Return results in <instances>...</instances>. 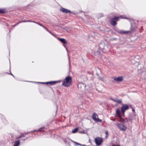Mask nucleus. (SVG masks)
<instances>
[{
	"mask_svg": "<svg viewBox=\"0 0 146 146\" xmlns=\"http://www.w3.org/2000/svg\"><path fill=\"white\" fill-rule=\"evenodd\" d=\"M72 84V79L71 76H69L66 77L65 80H64L62 85L65 87H68Z\"/></svg>",
	"mask_w": 146,
	"mask_h": 146,
	"instance_id": "obj_1",
	"label": "nucleus"
},
{
	"mask_svg": "<svg viewBox=\"0 0 146 146\" xmlns=\"http://www.w3.org/2000/svg\"><path fill=\"white\" fill-rule=\"evenodd\" d=\"M115 31L120 34H126L128 33H131V31H125L122 30H120L117 28H115L114 29Z\"/></svg>",
	"mask_w": 146,
	"mask_h": 146,
	"instance_id": "obj_2",
	"label": "nucleus"
},
{
	"mask_svg": "<svg viewBox=\"0 0 146 146\" xmlns=\"http://www.w3.org/2000/svg\"><path fill=\"white\" fill-rule=\"evenodd\" d=\"M119 18V17L115 16L113 18H111L110 19V22L111 24L113 26H115L117 24V21H118V19Z\"/></svg>",
	"mask_w": 146,
	"mask_h": 146,
	"instance_id": "obj_3",
	"label": "nucleus"
},
{
	"mask_svg": "<svg viewBox=\"0 0 146 146\" xmlns=\"http://www.w3.org/2000/svg\"><path fill=\"white\" fill-rule=\"evenodd\" d=\"M95 142L98 146L101 145L103 141V139L100 137H97L95 139Z\"/></svg>",
	"mask_w": 146,
	"mask_h": 146,
	"instance_id": "obj_4",
	"label": "nucleus"
},
{
	"mask_svg": "<svg viewBox=\"0 0 146 146\" xmlns=\"http://www.w3.org/2000/svg\"><path fill=\"white\" fill-rule=\"evenodd\" d=\"M129 108L128 106L126 104H123L121 108V112L123 116L124 115V113L125 111Z\"/></svg>",
	"mask_w": 146,
	"mask_h": 146,
	"instance_id": "obj_5",
	"label": "nucleus"
},
{
	"mask_svg": "<svg viewBox=\"0 0 146 146\" xmlns=\"http://www.w3.org/2000/svg\"><path fill=\"white\" fill-rule=\"evenodd\" d=\"M116 125L118 128L121 130L125 131L126 129V127L124 126V125L123 124L121 123H118L116 124Z\"/></svg>",
	"mask_w": 146,
	"mask_h": 146,
	"instance_id": "obj_6",
	"label": "nucleus"
},
{
	"mask_svg": "<svg viewBox=\"0 0 146 146\" xmlns=\"http://www.w3.org/2000/svg\"><path fill=\"white\" fill-rule=\"evenodd\" d=\"M60 11H62V12L66 13H70L71 12L70 10L63 7H62L60 9Z\"/></svg>",
	"mask_w": 146,
	"mask_h": 146,
	"instance_id": "obj_7",
	"label": "nucleus"
},
{
	"mask_svg": "<svg viewBox=\"0 0 146 146\" xmlns=\"http://www.w3.org/2000/svg\"><path fill=\"white\" fill-rule=\"evenodd\" d=\"M122 76H119L117 77H114V79L115 81L118 82H121L123 80Z\"/></svg>",
	"mask_w": 146,
	"mask_h": 146,
	"instance_id": "obj_8",
	"label": "nucleus"
},
{
	"mask_svg": "<svg viewBox=\"0 0 146 146\" xmlns=\"http://www.w3.org/2000/svg\"><path fill=\"white\" fill-rule=\"evenodd\" d=\"M97 117H98V115L95 113H94L92 115V119L94 121H96L97 120Z\"/></svg>",
	"mask_w": 146,
	"mask_h": 146,
	"instance_id": "obj_9",
	"label": "nucleus"
},
{
	"mask_svg": "<svg viewBox=\"0 0 146 146\" xmlns=\"http://www.w3.org/2000/svg\"><path fill=\"white\" fill-rule=\"evenodd\" d=\"M57 38L63 44H66L67 43L64 38Z\"/></svg>",
	"mask_w": 146,
	"mask_h": 146,
	"instance_id": "obj_10",
	"label": "nucleus"
},
{
	"mask_svg": "<svg viewBox=\"0 0 146 146\" xmlns=\"http://www.w3.org/2000/svg\"><path fill=\"white\" fill-rule=\"evenodd\" d=\"M58 81H51L48 82H45V83L47 84H50L51 85H53L55 84H56V83H57Z\"/></svg>",
	"mask_w": 146,
	"mask_h": 146,
	"instance_id": "obj_11",
	"label": "nucleus"
},
{
	"mask_svg": "<svg viewBox=\"0 0 146 146\" xmlns=\"http://www.w3.org/2000/svg\"><path fill=\"white\" fill-rule=\"evenodd\" d=\"M20 140H18L15 142L13 146H19L20 145Z\"/></svg>",
	"mask_w": 146,
	"mask_h": 146,
	"instance_id": "obj_12",
	"label": "nucleus"
},
{
	"mask_svg": "<svg viewBox=\"0 0 146 146\" xmlns=\"http://www.w3.org/2000/svg\"><path fill=\"white\" fill-rule=\"evenodd\" d=\"M121 121L123 122H127L129 121V119L127 118H126L124 119L122 118L121 117L120 118Z\"/></svg>",
	"mask_w": 146,
	"mask_h": 146,
	"instance_id": "obj_13",
	"label": "nucleus"
},
{
	"mask_svg": "<svg viewBox=\"0 0 146 146\" xmlns=\"http://www.w3.org/2000/svg\"><path fill=\"white\" fill-rule=\"evenodd\" d=\"M121 113L119 109H117L116 110V113L118 115V116L120 118L121 117L120 115Z\"/></svg>",
	"mask_w": 146,
	"mask_h": 146,
	"instance_id": "obj_14",
	"label": "nucleus"
},
{
	"mask_svg": "<svg viewBox=\"0 0 146 146\" xmlns=\"http://www.w3.org/2000/svg\"><path fill=\"white\" fill-rule=\"evenodd\" d=\"M25 136L23 133H21L20 135L16 138V139H18L21 137H25Z\"/></svg>",
	"mask_w": 146,
	"mask_h": 146,
	"instance_id": "obj_15",
	"label": "nucleus"
},
{
	"mask_svg": "<svg viewBox=\"0 0 146 146\" xmlns=\"http://www.w3.org/2000/svg\"><path fill=\"white\" fill-rule=\"evenodd\" d=\"M45 128V127H41L38 130H35L34 131H32V133H33V132H34V131H35L40 132V131H42V130H41L42 129H44Z\"/></svg>",
	"mask_w": 146,
	"mask_h": 146,
	"instance_id": "obj_16",
	"label": "nucleus"
},
{
	"mask_svg": "<svg viewBox=\"0 0 146 146\" xmlns=\"http://www.w3.org/2000/svg\"><path fill=\"white\" fill-rule=\"evenodd\" d=\"M78 130V128H75L73 130H72V132L73 133H75L77 132Z\"/></svg>",
	"mask_w": 146,
	"mask_h": 146,
	"instance_id": "obj_17",
	"label": "nucleus"
},
{
	"mask_svg": "<svg viewBox=\"0 0 146 146\" xmlns=\"http://www.w3.org/2000/svg\"><path fill=\"white\" fill-rule=\"evenodd\" d=\"M5 12V9H0V13H4Z\"/></svg>",
	"mask_w": 146,
	"mask_h": 146,
	"instance_id": "obj_18",
	"label": "nucleus"
},
{
	"mask_svg": "<svg viewBox=\"0 0 146 146\" xmlns=\"http://www.w3.org/2000/svg\"><path fill=\"white\" fill-rule=\"evenodd\" d=\"M116 102L119 104H120L121 103V100H115Z\"/></svg>",
	"mask_w": 146,
	"mask_h": 146,
	"instance_id": "obj_19",
	"label": "nucleus"
},
{
	"mask_svg": "<svg viewBox=\"0 0 146 146\" xmlns=\"http://www.w3.org/2000/svg\"><path fill=\"white\" fill-rule=\"evenodd\" d=\"M71 141L73 142H74V143H75V145H76V146H77V145H81V144H80L79 143H77L75 141H74L72 140H71Z\"/></svg>",
	"mask_w": 146,
	"mask_h": 146,
	"instance_id": "obj_20",
	"label": "nucleus"
},
{
	"mask_svg": "<svg viewBox=\"0 0 146 146\" xmlns=\"http://www.w3.org/2000/svg\"><path fill=\"white\" fill-rule=\"evenodd\" d=\"M96 122H101L102 121V120L99 118H98L97 119V120H96Z\"/></svg>",
	"mask_w": 146,
	"mask_h": 146,
	"instance_id": "obj_21",
	"label": "nucleus"
},
{
	"mask_svg": "<svg viewBox=\"0 0 146 146\" xmlns=\"http://www.w3.org/2000/svg\"><path fill=\"white\" fill-rule=\"evenodd\" d=\"M38 25H39L40 26L42 27H43V28H44V26H43L42 24H40V23H39L38 22L37 23H36Z\"/></svg>",
	"mask_w": 146,
	"mask_h": 146,
	"instance_id": "obj_22",
	"label": "nucleus"
},
{
	"mask_svg": "<svg viewBox=\"0 0 146 146\" xmlns=\"http://www.w3.org/2000/svg\"><path fill=\"white\" fill-rule=\"evenodd\" d=\"M105 134L106 135H109L108 132V131H107L105 132Z\"/></svg>",
	"mask_w": 146,
	"mask_h": 146,
	"instance_id": "obj_23",
	"label": "nucleus"
},
{
	"mask_svg": "<svg viewBox=\"0 0 146 146\" xmlns=\"http://www.w3.org/2000/svg\"><path fill=\"white\" fill-rule=\"evenodd\" d=\"M49 33H50L53 36H55V35H54L53 33H52L50 31V32H49Z\"/></svg>",
	"mask_w": 146,
	"mask_h": 146,
	"instance_id": "obj_24",
	"label": "nucleus"
},
{
	"mask_svg": "<svg viewBox=\"0 0 146 146\" xmlns=\"http://www.w3.org/2000/svg\"><path fill=\"white\" fill-rule=\"evenodd\" d=\"M129 119V121H130V122H131L132 119H130V118H129V119Z\"/></svg>",
	"mask_w": 146,
	"mask_h": 146,
	"instance_id": "obj_25",
	"label": "nucleus"
},
{
	"mask_svg": "<svg viewBox=\"0 0 146 146\" xmlns=\"http://www.w3.org/2000/svg\"><path fill=\"white\" fill-rule=\"evenodd\" d=\"M110 100H112V101H115V100H114L112 98H110Z\"/></svg>",
	"mask_w": 146,
	"mask_h": 146,
	"instance_id": "obj_26",
	"label": "nucleus"
},
{
	"mask_svg": "<svg viewBox=\"0 0 146 146\" xmlns=\"http://www.w3.org/2000/svg\"><path fill=\"white\" fill-rule=\"evenodd\" d=\"M7 74H11V75L12 76H13V77H14V75L11 73H10V74L9 73H7Z\"/></svg>",
	"mask_w": 146,
	"mask_h": 146,
	"instance_id": "obj_27",
	"label": "nucleus"
},
{
	"mask_svg": "<svg viewBox=\"0 0 146 146\" xmlns=\"http://www.w3.org/2000/svg\"><path fill=\"white\" fill-rule=\"evenodd\" d=\"M120 17L121 18H124V19H127V18H123V17L122 16H120Z\"/></svg>",
	"mask_w": 146,
	"mask_h": 146,
	"instance_id": "obj_28",
	"label": "nucleus"
},
{
	"mask_svg": "<svg viewBox=\"0 0 146 146\" xmlns=\"http://www.w3.org/2000/svg\"><path fill=\"white\" fill-rule=\"evenodd\" d=\"M31 22L34 23H35L36 24V23H37V22H35V21H31Z\"/></svg>",
	"mask_w": 146,
	"mask_h": 146,
	"instance_id": "obj_29",
	"label": "nucleus"
},
{
	"mask_svg": "<svg viewBox=\"0 0 146 146\" xmlns=\"http://www.w3.org/2000/svg\"><path fill=\"white\" fill-rule=\"evenodd\" d=\"M31 22L34 23H35L36 24V23H37V22H35V21H31Z\"/></svg>",
	"mask_w": 146,
	"mask_h": 146,
	"instance_id": "obj_30",
	"label": "nucleus"
},
{
	"mask_svg": "<svg viewBox=\"0 0 146 146\" xmlns=\"http://www.w3.org/2000/svg\"><path fill=\"white\" fill-rule=\"evenodd\" d=\"M29 132H25V134H26V135H27V134H28L29 133Z\"/></svg>",
	"mask_w": 146,
	"mask_h": 146,
	"instance_id": "obj_31",
	"label": "nucleus"
},
{
	"mask_svg": "<svg viewBox=\"0 0 146 146\" xmlns=\"http://www.w3.org/2000/svg\"><path fill=\"white\" fill-rule=\"evenodd\" d=\"M112 146H120L119 145H113Z\"/></svg>",
	"mask_w": 146,
	"mask_h": 146,
	"instance_id": "obj_32",
	"label": "nucleus"
},
{
	"mask_svg": "<svg viewBox=\"0 0 146 146\" xmlns=\"http://www.w3.org/2000/svg\"><path fill=\"white\" fill-rule=\"evenodd\" d=\"M81 145H82V146H88L86 145H81Z\"/></svg>",
	"mask_w": 146,
	"mask_h": 146,
	"instance_id": "obj_33",
	"label": "nucleus"
},
{
	"mask_svg": "<svg viewBox=\"0 0 146 146\" xmlns=\"http://www.w3.org/2000/svg\"><path fill=\"white\" fill-rule=\"evenodd\" d=\"M31 21H31L30 20H29L27 21V22H31Z\"/></svg>",
	"mask_w": 146,
	"mask_h": 146,
	"instance_id": "obj_34",
	"label": "nucleus"
},
{
	"mask_svg": "<svg viewBox=\"0 0 146 146\" xmlns=\"http://www.w3.org/2000/svg\"><path fill=\"white\" fill-rule=\"evenodd\" d=\"M46 31H48L49 33L50 32V31L48 29H47L46 30Z\"/></svg>",
	"mask_w": 146,
	"mask_h": 146,
	"instance_id": "obj_35",
	"label": "nucleus"
},
{
	"mask_svg": "<svg viewBox=\"0 0 146 146\" xmlns=\"http://www.w3.org/2000/svg\"><path fill=\"white\" fill-rule=\"evenodd\" d=\"M19 23H16V24L15 25V26H16V25H18Z\"/></svg>",
	"mask_w": 146,
	"mask_h": 146,
	"instance_id": "obj_36",
	"label": "nucleus"
},
{
	"mask_svg": "<svg viewBox=\"0 0 146 146\" xmlns=\"http://www.w3.org/2000/svg\"><path fill=\"white\" fill-rule=\"evenodd\" d=\"M25 139H22V140H23V141H25Z\"/></svg>",
	"mask_w": 146,
	"mask_h": 146,
	"instance_id": "obj_37",
	"label": "nucleus"
},
{
	"mask_svg": "<svg viewBox=\"0 0 146 146\" xmlns=\"http://www.w3.org/2000/svg\"><path fill=\"white\" fill-rule=\"evenodd\" d=\"M44 28L46 30L47 29V28H46L45 27H44Z\"/></svg>",
	"mask_w": 146,
	"mask_h": 146,
	"instance_id": "obj_38",
	"label": "nucleus"
},
{
	"mask_svg": "<svg viewBox=\"0 0 146 146\" xmlns=\"http://www.w3.org/2000/svg\"><path fill=\"white\" fill-rule=\"evenodd\" d=\"M108 135H106V138H107V137H108Z\"/></svg>",
	"mask_w": 146,
	"mask_h": 146,
	"instance_id": "obj_39",
	"label": "nucleus"
},
{
	"mask_svg": "<svg viewBox=\"0 0 146 146\" xmlns=\"http://www.w3.org/2000/svg\"><path fill=\"white\" fill-rule=\"evenodd\" d=\"M135 111V110H134V109H133V111Z\"/></svg>",
	"mask_w": 146,
	"mask_h": 146,
	"instance_id": "obj_40",
	"label": "nucleus"
},
{
	"mask_svg": "<svg viewBox=\"0 0 146 146\" xmlns=\"http://www.w3.org/2000/svg\"><path fill=\"white\" fill-rule=\"evenodd\" d=\"M68 59H69V60H70V57H68Z\"/></svg>",
	"mask_w": 146,
	"mask_h": 146,
	"instance_id": "obj_41",
	"label": "nucleus"
},
{
	"mask_svg": "<svg viewBox=\"0 0 146 146\" xmlns=\"http://www.w3.org/2000/svg\"><path fill=\"white\" fill-rule=\"evenodd\" d=\"M40 83H42V84H43L44 83V82H40Z\"/></svg>",
	"mask_w": 146,
	"mask_h": 146,
	"instance_id": "obj_42",
	"label": "nucleus"
},
{
	"mask_svg": "<svg viewBox=\"0 0 146 146\" xmlns=\"http://www.w3.org/2000/svg\"><path fill=\"white\" fill-rule=\"evenodd\" d=\"M64 141H65V142H66V141H65V140H64Z\"/></svg>",
	"mask_w": 146,
	"mask_h": 146,
	"instance_id": "obj_43",
	"label": "nucleus"
},
{
	"mask_svg": "<svg viewBox=\"0 0 146 146\" xmlns=\"http://www.w3.org/2000/svg\"><path fill=\"white\" fill-rule=\"evenodd\" d=\"M29 82H31V81H29Z\"/></svg>",
	"mask_w": 146,
	"mask_h": 146,
	"instance_id": "obj_44",
	"label": "nucleus"
}]
</instances>
